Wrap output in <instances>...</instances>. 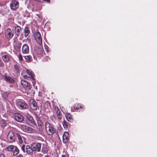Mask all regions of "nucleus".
Wrapping results in <instances>:
<instances>
[{
	"mask_svg": "<svg viewBox=\"0 0 157 157\" xmlns=\"http://www.w3.org/2000/svg\"><path fill=\"white\" fill-rule=\"evenodd\" d=\"M14 149V146L13 145H10L8 147H7L6 149V151H13V150Z\"/></svg>",
	"mask_w": 157,
	"mask_h": 157,
	"instance_id": "obj_28",
	"label": "nucleus"
},
{
	"mask_svg": "<svg viewBox=\"0 0 157 157\" xmlns=\"http://www.w3.org/2000/svg\"><path fill=\"white\" fill-rule=\"evenodd\" d=\"M21 83L22 86L26 89L29 90L31 87V86L30 84L24 80H22Z\"/></svg>",
	"mask_w": 157,
	"mask_h": 157,
	"instance_id": "obj_11",
	"label": "nucleus"
},
{
	"mask_svg": "<svg viewBox=\"0 0 157 157\" xmlns=\"http://www.w3.org/2000/svg\"><path fill=\"white\" fill-rule=\"evenodd\" d=\"M48 47V46H47V45H46V46H45V47L46 49L47 47Z\"/></svg>",
	"mask_w": 157,
	"mask_h": 157,
	"instance_id": "obj_40",
	"label": "nucleus"
},
{
	"mask_svg": "<svg viewBox=\"0 0 157 157\" xmlns=\"http://www.w3.org/2000/svg\"><path fill=\"white\" fill-rule=\"evenodd\" d=\"M2 59L5 62L7 63L10 60L11 56L8 54L2 56Z\"/></svg>",
	"mask_w": 157,
	"mask_h": 157,
	"instance_id": "obj_17",
	"label": "nucleus"
},
{
	"mask_svg": "<svg viewBox=\"0 0 157 157\" xmlns=\"http://www.w3.org/2000/svg\"><path fill=\"white\" fill-rule=\"evenodd\" d=\"M35 3L34 2H30L29 3L28 6V7L29 9L32 10L33 11L36 10V9L35 7Z\"/></svg>",
	"mask_w": 157,
	"mask_h": 157,
	"instance_id": "obj_18",
	"label": "nucleus"
},
{
	"mask_svg": "<svg viewBox=\"0 0 157 157\" xmlns=\"http://www.w3.org/2000/svg\"><path fill=\"white\" fill-rule=\"evenodd\" d=\"M50 119L53 122H55L56 120V117L54 115H52L50 117Z\"/></svg>",
	"mask_w": 157,
	"mask_h": 157,
	"instance_id": "obj_35",
	"label": "nucleus"
},
{
	"mask_svg": "<svg viewBox=\"0 0 157 157\" xmlns=\"http://www.w3.org/2000/svg\"><path fill=\"white\" fill-rule=\"evenodd\" d=\"M13 35L14 32L13 30L10 28L7 29L5 32V36L8 40L11 39Z\"/></svg>",
	"mask_w": 157,
	"mask_h": 157,
	"instance_id": "obj_4",
	"label": "nucleus"
},
{
	"mask_svg": "<svg viewBox=\"0 0 157 157\" xmlns=\"http://www.w3.org/2000/svg\"><path fill=\"white\" fill-rule=\"evenodd\" d=\"M24 36L26 37L29 34L30 31L28 28H25L24 30Z\"/></svg>",
	"mask_w": 157,
	"mask_h": 157,
	"instance_id": "obj_25",
	"label": "nucleus"
},
{
	"mask_svg": "<svg viewBox=\"0 0 157 157\" xmlns=\"http://www.w3.org/2000/svg\"><path fill=\"white\" fill-rule=\"evenodd\" d=\"M22 130L25 132L31 133L33 131V129L30 127L26 126L25 125H23L21 126Z\"/></svg>",
	"mask_w": 157,
	"mask_h": 157,
	"instance_id": "obj_12",
	"label": "nucleus"
},
{
	"mask_svg": "<svg viewBox=\"0 0 157 157\" xmlns=\"http://www.w3.org/2000/svg\"><path fill=\"white\" fill-rule=\"evenodd\" d=\"M0 157H5L3 154L0 155Z\"/></svg>",
	"mask_w": 157,
	"mask_h": 157,
	"instance_id": "obj_37",
	"label": "nucleus"
},
{
	"mask_svg": "<svg viewBox=\"0 0 157 157\" xmlns=\"http://www.w3.org/2000/svg\"><path fill=\"white\" fill-rule=\"evenodd\" d=\"M26 117L29 122L31 124H33V125L36 124V123L34 120L33 119V117L31 116L29 114H27Z\"/></svg>",
	"mask_w": 157,
	"mask_h": 157,
	"instance_id": "obj_15",
	"label": "nucleus"
},
{
	"mask_svg": "<svg viewBox=\"0 0 157 157\" xmlns=\"http://www.w3.org/2000/svg\"><path fill=\"white\" fill-rule=\"evenodd\" d=\"M10 5L11 9L12 10H15L18 8L19 2L16 0H13L11 2Z\"/></svg>",
	"mask_w": 157,
	"mask_h": 157,
	"instance_id": "obj_5",
	"label": "nucleus"
},
{
	"mask_svg": "<svg viewBox=\"0 0 157 157\" xmlns=\"http://www.w3.org/2000/svg\"><path fill=\"white\" fill-rule=\"evenodd\" d=\"M21 30V27L19 26H17L15 27V31L16 35H18L19 34V33Z\"/></svg>",
	"mask_w": 157,
	"mask_h": 157,
	"instance_id": "obj_26",
	"label": "nucleus"
},
{
	"mask_svg": "<svg viewBox=\"0 0 157 157\" xmlns=\"http://www.w3.org/2000/svg\"><path fill=\"white\" fill-rule=\"evenodd\" d=\"M63 142L65 143H67L69 140L68 133L67 132H65L63 135Z\"/></svg>",
	"mask_w": 157,
	"mask_h": 157,
	"instance_id": "obj_16",
	"label": "nucleus"
},
{
	"mask_svg": "<svg viewBox=\"0 0 157 157\" xmlns=\"http://www.w3.org/2000/svg\"><path fill=\"white\" fill-rule=\"evenodd\" d=\"M6 125V122L4 120H2L0 121V126L2 128H4Z\"/></svg>",
	"mask_w": 157,
	"mask_h": 157,
	"instance_id": "obj_24",
	"label": "nucleus"
},
{
	"mask_svg": "<svg viewBox=\"0 0 157 157\" xmlns=\"http://www.w3.org/2000/svg\"><path fill=\"white\" fill-rule=\"evenodd\" d=\"M25 79H32L34 80L33 78V74L32 71L29 70H27L26 73L25 75H24Z\"/></svg>",
	"mask_w": 157,
	"mask_h": 157,
	"instance_id": "obj_7",
	"label": "nucleus"
},
{
	"mask_svg": "<svg viewBox=\"0 0 157 157\" xmlns=\"http://www.w3.org/2000/svg\"><path fill=\"white\" fill-rule=\"evenodd\" d=\"M37 123L38 124V125L39 127H42V125H43V123L41 121L39 120L37 121Z\"/></svg>",
	"mask_w": 157,
	"mask_h": 157,
	"instance_id": "obj_31",
	"label": "nucleus"
},
{
	"mask_svg": "<svg viewBox=\"0 0 157 157\" xmlns=\"http://www.w3.org/2000/svg\"><path fill=\"white\" fill-rule=\"evenodd\" d=\"M17 57L19 60H20L21 61H22L23 60L22 56L20 53L17 56Z\"/></svg>",
	"mask_w": 157,
	"mask_h": 157,
	"instance_id": "obj_34",
	"label": "nucleus"
},
{
	"mask_svg": "<svg viewBox=\"0 0 157 157\" xmlns=\"http://www.w3.org/2000/svg\"><path fill=\"white\" fill-rule=\"evenodd\" d=\"M31 147L34 151H36L39 152L40 151L41 144L40 143L37 142L33 143L31 144Z\"/></svg>",
	"mask_w": 157,
	"mask_h": 157,
	"instance_id": "obj_3",
	"label": "nucleus"
},
{
	"mask_svg": "<svg viewBox=\"0 0 157 157\" xmlns=\"http://www.w3.org/2000/svg\"><path fill=\"white\" fill-rule=\"evenodd\" d=\"M21 149L24 152H25V145H23L21 147Z\"/></svg>",
	"mask_w": 157,
	"mask_h": 157,
	"instance_id": "obj_36",
	"label": "nucleus"
},
{
	"mask_svg": "<svg viewBox=\"0 0 157 157\" xmlns=\"http://www.w3.org/2000/svg\"><path fill=\"white\" fill-rule=\"evenodd\" d=\"M16 135L17 137H18L19 142L20 144L22 143L23 141H24L25 140V138L19 133H17Z\"/></svg>",
	"mask_w": 157,
	"mask_h": 157,
	"instance_id": "obj_21",
	"label": "nucleus"
},
{
	"mask_svg": "<svg viewBox=\"0 0 157 157\" xmlns=\"http://www.w3.org/2000/svg\"><path fill=\"white\" fill-rule=\"evenodd\" d=\"M66 117L68 121H70L71 120L72 116L71 115L67 113L66 115Z\"/></svg>",
	"mask_w": 157,
	"mask_h": 157,
	"instance_id": "obj_29",
	"label": "nucleus"
},
{
	"mask_svg": "<svg viewBox=\"0 0 157 157\" xmlns=\"http://www.w3.org/2000/svg\"><path fill=\"white\" fill-rule=\"evenodd\" d=\"M45 126L46 132L48 135H51L55 132V129L49 122H46Z\"/></svg>",
	"mask_w": 157,
	"mask_h": 157,
	"instance_id": "obj_1",
	"label": "nucleus"
},
{
	"mask_svg": "<svg viewBox=\"0 0 157 157\" xmlns=\"http://www.w3.org/2000/svg\"><path fill=\"white\" fill-rule=\"evenodd\" d=\"M4 77V79L7 82L11 83L14 82V79L10 76L5 75Z\"/></svg>",
	"mask_w": 157,
	"mask_h": 157,
	"instance_id": "obj_14",
	"label": "nucleus"
},
{
	"mask_svg": "<svg viewBox=\"0 0 157 157\" xmlns=\"http://www.w3.org/2000/svg\"><path fill=\"white\" fill-rule=\"evenodd\" d=\"M54 109L56 112L58 118L59 120H61L62 118V116L60 110L59 109V108L56 106H55Z\"/></svg>",
	"mask_w": 157,
	"mask_h": 157,
	"instance_id": "obj_19",
	"label": "nucleus"
},
{
	"mask_svg": "<svg viewBox=\"0 0 157 157\" xmlns=\"http://www.w3.org/2000/svg\"><path fill=\"white\" fill-rule=\"evenodd\" d=\"M35 40L39 44H42V38L40 33L39 32H36L34 36Z\"/></svg>",
	"mask_w": 157,
	"mask_h": 157,
	"instance_id": "obj_8",
	"label": "nucleus"
},
{
	"mask_svg": "<svg viewBox=\"0 0 157 157\" xmlns=\"http://www.w3.org/2000/svg\"><path fill=\"white\" fill-rule=\"evenodd\" d=\"M9 93L8 92H3L2 93V97L4 100H6L7 98Z\"/></svg>",
	"mask_w": 157,
	"mask_h": 157,
	"instance_id": "obj_22",
	"label": "nucleus"
},
{
	"mask_svg": "<svg viewBox=\"0 0 157 157\" xmlns=\"http://www.w3.org/2000/svg\"><path fill=\"white\" fill-rule=\"evenodd\" d=\"M16 138L14 132L12 131L9 132L7 136V140L9 143H13L15 141Z\"/></svg>",
	"mask_w": 157,
	"mask_h": 157,
	"instance_id": "obj_2",
	"label": "nucleus"
},
{
	"mask_svg": "<svg viewBox=\"0 0 157 157\" xmlns=\"http://www.w3.org/2000/svg\"><path fill=\"white\" fill-rule=\"evenodd\" d=\"M14 119L18 122H22L24 119L23 116L20 113H16L13 116Z\"/></svg>",
	"mask_w": 157,
	"mask_h": 157,
	"instance_id": "obj_6",
	"label": "nucleus"
},
{
	"mask_svg": "<svg viewBox=\"0 0 157 157\" xmlns=\"http://www.w3.org/2000/svg\"><path fill=\"white\" fill-rule=\"evenodd\" d=\"M29 46L26 44H24L22 48V52L23 54H27L29 53Z\"/></svg>",
	"mask_w": 157,
	"mask_h": 157,
	"instance_id": "obj_13",
	"label": "nucleus"
},
{
	"mask_svg": "<svg viewBox=\"0 0 157 157\" xmlns=\"http://www.w3.org/2000/svg\"><path fill=\"white\" fill-rule=\"evenodd\" d=\"M27 62H30L32 61V58L30 55L26 56H23Z\"/></svg>",
	"mask_w": 157,
	"mask_h": 157,
	"instance_id": "obj_23",
	"label": "nucleus"
},
{
	"mask_svg": "<svg viewBox=\"0 0 157 157\" xmlns=\"http://www.w3.org/2000/svg\"><path fill=\"white\" fill-rule=\"evenodd\" d=\"M17 157H23L22 156V155H19L17 156Z\"/></svg>",
	"mask_w": 157,
	"mask_h": 157,
	"instance_id": "obj_39",
	"label": "nucleus"
},
{
	"mask_svg": "<svg viewBox=\"0 0 157 157\" xmlns=\"http://www.w3.org/2000/svg\"><path fill=\"white\" fill-rule=\"evenodd\" d=\"M61 157H65L64 155H63Z\"/></svg>",
	"mask_w": 157,
	"mask_h": 157,
	"instance_id": "obj_41",
	"label": "nucleus"
},
{
	"mask_svg": "<svg viewBox=\"0 0 157 157\" xmlns=\"http://www.w3.org/2000/svg\"><path fill=\"white\" fill-rule=\"evenodd\" d=\"M34 151L32 150V147L29 145H27L26 147V152L29 155H32L33 154V152Z\"/></svg>",
	"mask_w": 157,
	"mask_h": 157,
	"instance_id": "obj_20",
	"label": "nucleus"
},
{
	"mask_svg": "<svg viewBox=\"0 0 157 157\" xmlns=\"http://www.w3.org/2000/svg\"><path fill=\"white\" fill-rule=\"evenodd\" d=\"M41 152L44 154L48 152V151L46 148H43L41 150Z\"/></svg>",
	"mask_w": 157,
	"mask_h": 157,
	"instance_id": "obj_32",
	"label": "nucleus"
},
{
	"mask_svg": "<svg viewBox=\"0 0 157 157\" xmlns=\"http://www.w3.org/2000/svg\"><path fill=\"white\" fill-rule=\"evenodd\" d=\"M45 157H49L48 156H45Z\"/></svg>",
	"mask_w": 157,
	"mask_h": 157,
	"instance_id": "obj_42",
	"label": "nucleus"
},
{
	"mask_svg": "<svg viewBox=\"0 0 157 157\" xmlns=\"http://www.w3.org/2000/svg\"><path fill=\"white\" fill-rule=\"evenodd\" d=\"M63 125L64 128H67V122L65 120L63 122Z\"/></svg>",
	"mask_w": 157,
	"mask_h": 157,
	"instance_id": "obj_33",
	"label": "nucleus"
},
{
	"mask_svg": "<svg viewBox=\"0 0 157 157\" xmlns=\"http://www.w3.org/2000/svg\"><path fill=\"white\" fill-rule=\"evenodd\" d=\"M29 105L31 108L33 110H36L37 108V103L35 101L33 100H31L30 101Z\"/></svg>",
	"mask_w": 157,
	"mask_h": 157,
	"instance_id": "obj_10",
	"label": "nucleus"
},
{
	"mask_svg": "<svg viewBox=\"0 0 157 157\" xmlns=\"http://www.w3.org/2000/svg\"><path fill=\"white\" fill-rule=\"evenodd\" d=\"M74 107L75 109L77 110L79 109H80L82 108V106L81 105L78 104H75Z\"/></svg>",
	"mask_w": 157,
	"mask_h": 157,
	"instance_id": "obj_27",
	"label": "nucleus"
},
{
	"mask_svg": "<svg viewBox=\"0 0 157 157\" xmlns=\"http://www.w3.org/2000/svg\"><path fill=\"white\" fill-rule=\"evenodd\" d=\"M19 152V150L18 148L16 147H15L14 150L13 152V155H16Z\"/></svg>",
	"mask_w": 157,
	"mask_h": 157,
	"instance_id": "obj_30",
	"label": "nucleus"
},
{
	"mask_svg": "<svg viewBox=\"0 0 157 157\" xmlns=\"http://www.w3.org/2000/svg\"><path fill=\"white\" fill-rule=\"evenodd\" d=\"M14 67H15L16 68V69H17V70H18V66H17V65H15V66H14Z\"/></svg>",
	"mask_w": 157,
	"mask_h": 157,
	"instance_id": "obj_38",
	"label": "nucleus"
},
{
	"mask_svg": "<svg viewBox=\"0 0 157 157\" xmlns=\"http://www.w3.org/2000/svg\"><path fill=\"white\" fill-rule=\"evenodd\" d=\"M17 105L19 108L25 109L28 107V105L26 103L21 101H18L17 102Z\"/></svg>",
	"mask_w": 157,
	"mask_h": 157,
	"instance_id": "obj_9",
	"label": "nucleus"
}]
</instances>
